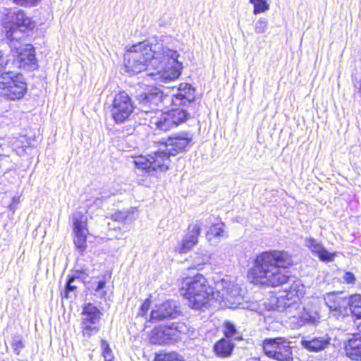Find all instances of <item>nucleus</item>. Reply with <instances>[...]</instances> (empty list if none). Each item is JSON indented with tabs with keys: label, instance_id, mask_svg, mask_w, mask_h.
<instances>
[{
	"label": "nucleus",
	"instance_id": "37998d69",
	"mask_svg": "<svg viewBox=\"0 0 361 361\" xmlns=\"http://www.w3.org/2000/svg\"><path fill=\"white\" fill-rule=\"evenodd\" d=\"M42 0H12L16 5L22 7L31 8L37 6Z\"/></svg>",
	"mask_w": 361,
	"mask_h": 361
},
{
	"label": "nucleus",
	"instance_id": "1a4fd4ad",
	"mask_svg": "<svg viewBox=\"0 0 361 361\" xmlns=\"http://www.w3.org/2000/svg\"><path fill=\"white\" fill-rule=\"evenodd\" d=\"M190 117L188 110L171 106L166 111H161L159 116L153 118L151 123L155 125L157 130L166 132L186 123Z\"/></svg>",
	"mask_w": 361,
	"mask_h": 361
},
{
	"label": "nucleus",
	"instance_id": "f8f14e48",
	"mask_svg": "<svg viewBox=\"0 0 361 361\" xmlns=\"http://www.w3.org/2000/svg\"><path fill=\"white\" fill-rule=\"evenodd\" d=\"M102 309L91 302L82 304L80 328L83 336L90 338L100 331L99 324L103 315Z\"/></svg>",
	"mask_w": 361,
	"mask_h": 361
},
{
	"label": "nucleus",
	"instance_id": "3c124183",
	"mask_svg": "<svg viewBox=\"0 0 361 361\" xmlns=\"http://www.w3.org/2000/svg\"><path fill=\"white\" fill-rule=\"evenodd\" d=\"M158 24H159V27H165L167 24V22H166V19H164V18H160L158 20Z\"/></svg>",
	"mask_w": 361,
	"mask_h": 361
},
{
	"label": "nucleus",
	"instance_id": "412c9836",
	"mask_svg": "<svg viewBox=\"0 0 361 361\" xmlns=\"http://www.w3.org/2000/svg\"><path fill=\"white\" fill-rule=\"evenodd\" d=\"M229 237L226 223L218 216L207 228L205 238L211 246L216 247L219 244Z\"/></svg>",
	"mask_w": 361,
	"mask_h": 361
},
{
	"label": "nucleus",
	"instance_id": "c85d7f7f",
	"mask_svg": "<svg viewBox=\"0 0 361 361\" xmlns=\"http://www.w3.org/2000/svg\"><path fill=\"white\" fill-rule=\"evenodd\" d=\"M137 212V209L135 207H130L127 209H117L110 214V219L123 224H130L136 219Z\"/></svg>",
	"mask_w": 361,
	"mask_h": 361
},
{
	"label": "nucleus",
	"instance_id": "a211bd4d",
	"mask_svg": "<svg viewBox=\"0 0 361 361\" xmlns=\"http://www.w3.org/2000/svg\"><path fill=\"white\" fill-rule=\"evenodd\" d=\"M321 315L315 307L307 305L302 307L297 316L293 317L291 324L294 329L303 326H316L320 323Z\"/></svg>",
	"mask_w": 361,
	"mask_h": 361
},
{
	"label": "nucleus",
	"instance_id": "4be33fe9",
	"mask_svg": "<svg viewBox=\"0 0 361 361\" xmlns=\"http://www.w3.org/2000/svg\"><path fill=\"white\" fill-rule=\"evenodd\" d=\"M264 305L267 311L279 312H290L292 310L298 308L295 300H290L282 292H279L276 296L271 297L270 299L264 302Z\"/></svg>",
	"mask_w": 361,
	"mask_h": 361
},
{
	"label": "nucleus",
	"instance_id": "9d476101",
	"mask_svg": "<svg viewBox=\"0 0 361 361\" xmlns=\"http://www.w3.org/2000/svg\"><path fill=\"white\" fill-rule=\"evenodd\" d=\"M72 236L75 250L84 256L87 248V238L91 234L88 229L87 217L81 211H76L71 216Z\"/></svg>",
	"mask_w": 361,
	"mask_h": 361
},
{
	"label": "nucleus",
	"instance_id": "b1692460",
	"mask_svg": "<svg viewBox=\"0 0 361 361\" xmlns=\"http://www.w3.org/2000/svg\"><path fill=\"white\" fill-rule=\"evenodd\" d=\"M99 276H92L87 283H85V288L87 292L91 295L100 298L106 299L107 290L105 289L106 287V276L103 275L101 279Z\"/></svg>",
	"mask_w": 361,
	"mask_h": 361
},
{
	"label": "nucleus",
	"instance_id": "49530a36",
	"mask_svg": "<svg viewBox=\"0 0 361 361\" xmlns=\"http://www.w3.org/2000/svg\"><path fill=\"white\" fill-rule=\"evenodd\" d=\"M99 197H101V198H102L103 200H104L105 201L109 199L111 195H114V193L113 192H111L110 190L106 188H102L100 192H99Z\"/></svg>",
	"mask_w": 361,
	"mask_h": 361
},
{
	"label": "nucleus",
	"instance_id": "09e8293b",
	"mask_svg": "<svg viewBox=\"0 0 361 361\" xmlns=\"http://www.w3.org/2000/svg\"><path fill=\"white\" fill-rule=\"evenodd\" d=\"M353 322L356 326V329L357 330V333H360L361 334V317L354 319Z\"/></svg>",
	"mask_w": 361,
	"mask_h": 361
},
{
	"label": "nucleus",
	"instance_id": "4c0bfd02",
	"mask_svg": "<svg viewBox=\"0 0 361 361\" xmlns=\"http://www.w3.org/2000/svg\"><path fill=\"white\" fill-rule=\"evenodd\" d=\"M78 287L74 283L65 281L64 288L61 291V297L63 298L68 299L71 298V294L77 292Z\"/></svg>",
	"mask_w": 361,
	"mask_h": 361
},
{
	"label": "nucleus",
	"instance_id": "c03bdc74",
	"mask_svg": "<svg viewBox=\"0 0 361 361\" xmlns=\"http://www.w3.org/2000/svg\"><path fill=\"white\" fill-rule=\"evenodd\" d=\"M105 200L101 198V197H97L94 198L92 201L91 199L87 200V207L88 209H90L91 208L94 207L95 209H100L102 207L104 202Z\"/></svg>",
	"mask_w": 361,
	"mask_h": 361
},
{
	"label": "nucleus",
	"instance_id": "a19ab883",
	"mask_svg": "<svg viewBox=\"0 0 361 361\" xmlns=\"http://www.w3.org/2000/svg\"><path fill=\"white\" fill-rule=\"evenodd\" d=\"M348 307L345 304L341 305L340 303L334 302V304L330 307L331 312H335V315H345L348 314Z\"/></svg>",
	"mask_w": 361,
	"mask_h": 361
},
{
	"label": "nucleus",
	"instance_id": "f3484780",
	"mask_svg": "<svg viewBox=\"0 0 361 361\" xmlns=\"http://www.w3.org/2000/svg\"><path fill=\"white\" fill-rule=\"evenodd\" d=\"M331 341L328 334L322 332L302 336L300 343L302 348L309 353H319L327 349Z\"/></svg>",
	"mask_w": 361,
	"mask_h": 361
},
{
	"label": "nucleus",
	"instance_id": "bb28decb",
	"mask_svg": "<svg viewBox=\"0 0 361 361\" xmlns=\"http://www.w3.org/2000/svg\"><path fill=\"white\" fill-rule=\"evenodd\" d=\"M292 348L290 343L287 339L281 338V341H279L277 345V350L274 352L271 358L279 361H293Z\"/></svg>",
	"mask_w": 361,
	"mask_h": 361
},
{
	"label": "nucleus",
	"instance_id": "2f4dec72",
	"mask_svg": "<svg viewBox=\"0 0 361 361\" xmlns=\"http://www.w3.org/2000/svg\"><path fill=\"white\" fill-rule=\"evenodd\" d=\"M77 276L80 278V282L85 285L89 280L87 278L90 276V273L94 270L91 269V266L85 263L83 259H77L76 262L73 267L71 269Z\"/></svg>",
	"mask_w": 361,
	"mask_h": 361
},
{
	"label": "nucleus",
	"instance_id": "7ed1b4c3",
	"mask_svg": "<svg viewBox=\"0 0 361 361\" xmlns=\"http://www.w3.org/2000/svg\"><path fill=\"white\" fill-rule=\"evenodd\" d=\"M181 295L189 302V307L195 310H202L210 305L215 298V288L208 284L202 274L185 277L180 289Z\"/></svg>",
	"mask_w": 361,
	"mask_h": 361
},
{
	"label": "nucleus",
	"instance_id": "6ab92c4d",
	"mask_svg": "<svg viewBox=\"0 0 361 361\" xmlns=\"http://www.w3.org/2000/svg\"><path fill=\"white\" fill-rule=\"evenodd\" d=\"M304 246L314 257L324 264L333 262L337 257V252H330L321 240L312 236L305 238Z\"/></svg>",
	"mask_w": 361,
	"mask_h": 361
},
{
	"label": "nucleus",
	"instance_id": "0eeeda50",
	"mask_svg": "<svg viewBox=\"0 0 361 361\" xmlns=\"http://www.w3.org/2000/svg\"><path fill=\"white\" fill-rule=\"evenodd\" d=\"M9 47L13 57L12 63L18 69L32 72L39 68L36 49L32 44H23L20 40H4Z\"/></svg>",
	"mask_w": 361,
	"mask_h": 361
},
{
	"label": "nucleus",
	"instance_id": "f03ea898",
	"mask_svg": "<svg viewBox=\"0 0 361 361\" xmlns=\"http://www.w3.org/2000/svg\"><path fill=\"white\" fill-rule=\"evenodd\" d=\"M293 255L286 250L269 249L257 253L247 272L248 281L261 286H282V293L300 306L305 286L299 279L288 274L293 266Z\"/></svg>",
	"mask_w": 361,
	"mask_h": 361
},
{
	"label": "nucleus",
	"instance_id": "2eb2a0df",
	"mask_svg": "<svg viewBox=\"0 0 361 361\" xmlns=\"http://www.w3.org/2000/svg\"><path fill=\"white\" fill-rule=\"evenodd\" d=\"M179 302L173 299L166 300L161 304H156L151 310L147 321L151 323L172 320L182 316Z\"/></svg>",
	"mask_w": 361,
	"mask_h": 361
},
{
	"label": "nucleus",
	"instance_id": "20e7f679",
	"mask_svg": "<svg viewBox=\"0 0 361 361\" xmlns=\"http://www.w3.org/2000/svg\"><path fill=\"white\" fill-rule=\"evenodd\" d=\"M1 26L4 28V40H20L22 35L33 34L37 22L32 17L27 16L23 9L8 10L2 15Z\"/></svg>",
	"mask_w": 361,
	"mask_h": 361
},
{
	"label": "nucleus",
	"instance_id": "603ef678",
	"mask_svg": "<svg viewBox=\"0 0 361 361\" xmlns=\"http://www.w3.org/2000/svg\"><path fill=\"white\" fill-rule=\"evenodd\" d=\"M355 87L357 89V94L361 97V78L357 82V86H355Z\"/></svg>",
	"mask_w": 361,
	"mask_h": 361
},
{
	"label": "nucleus",
	"instance_id": "c9c22d12",
	"mask_svg": "<svg viewBox=\"0 0 361 361\" xmlns=\"http://www.w3.org/2000/svg\"><path fill=\"white\" fill-rule=\"evenodd\" d=\"M11 345L13 350L14 354L18 355L23 348L25 347L23 336L18 333L12 336Z\"/></svg>",
	"mask_w": 361,
	"mask_h": 361
},
{
	"label": "nucleus",
	"instance_id": "f704fd0d",
	"mask_svg": "<svg viewBox=\"0 0 361 361\" xmlns=\"http://www.w3.org/2000/svg\"><path fill=\"white\" fill-rule=\"evenodd\" d=\"M248 2L253 6L254 15L266 13L270 9V4L267 0H248Z\"/></svg>",
	"mask_w": 361,
	"mask_h": 361
},
{
	"label": "nucleus",
	"instance_id": "473e14b6",
	"mask_svg": "<svg viewBox=\"0 0 361 361\" xmlns=\"http://www.w3.org/2000/svg\"><path fill=\"white\" fill-rule=\"evenodd\" d=\"M153 361H185L183 355L176 351H170L162 350L156 353Z\"/></svg>",
	"mask_w": 361,
	"mask_h": 361
},
{
	"label": "nucleus",
	"instance_id": "f257e3e1",
	"mask_svg": "<svg viewBox=\"0 0 361 361\" xmlns=\"http://www.w3.org/2000/svg\"><path fill=\"white\" fill-rule=\"evenodd\" d=\"M171 43V35H161L126 46L124 71L132 76L150 66L169 80L178 79L182 74L183 65L178 60L180 54L178 51L169 47Z\"/></svg>",
	"mask_w": 361,
	"mask_h": 361
},
{
	"label": "nucleus",
	"instance_id": "ea45409f",
	"mask_svg": "<svg viewBox=\"0 0 361 361\" xmlns=\"http://www.w3.org/2000/svg\"><path fill=\"white\" fill-rule=\"evenodd\" d=\"M268 19L260 17L255 23V32L257 34H264L268 30Z\"/></svg>",
	"mask_w": 361,
	"mask_h": 361
},
{
	"label": "nucleus",
	"instance_id": "864d4df0",
	"mask_svg": "<svg viewBox=\"0 0 361 361\" xmlns=\"http://www.w3.org/2000/svg\"><path fill=\"white\" fill-rule=\"evenodd\" d=\"M30 142L27 141V145H24L23 147H30Z\"/></svg>",
	"mask_w": 361,
	"mask_h": 361
},
{
	"label": "nucleus",
	"instance_id": "72a5a7b5",
	"mask_svg": "<svg viewBox=\"0 0 361 361\" xmlns=\"http://www.w3.org/2000/svg\"><path fill=\"white\" fill-rule=\"evenodd\" d=\"M281 337L267 338L263 340L262 347L264 353L269 357L271 358L274 352L277 350V345Z\"/></svg>",
	"mask_w": 361,
	"mask_h": 361
},
{
	"label": "nucleus",
	"instance_id": "7c9ffc66",
	"mask_svg": "<svg viewBox=\"0 0 361 361\" xmlns=\"http://www.w3.org/2000/svg\"><path fill=\"white\" fill-rule=\"evenodd\" d=\"M343 303L348 307L353 319L361 317V294L353 293L343 298Z\"/></svg>",
	"mask_w": 361,
	"mask_h": 361
},
{
	"label": "nucleus",
	"instance_id": "a878e982",
	"mask_svg": "<svg viewBox=\"0 0 361 361\" xmlns=\"http://www.w3.org/2000/svg\"><path fill=\"white\" fill-rule=\"evenodd\" d=\"M235 348V343L233 341L221 338L214 344L213 352L216 357L227 359L233 355Z\"/></svg>",
	"mask_w": 361,
	"mask_h": 361
},
{
	"label": "nucleus",
	"instance_id": "ddd939ff",
	"mask_svg": "<svg viewBox=\"0 0 361 361\" xmlns=\"http://www.w3.org/2000/svg\"><path fill=\"white\" fill-rule=\"evenodd\" d=\"M135 109L132 98L124 91L116 93L111 104V118L115 124H122L129 119Z\"/></svg>",
	"mask_w": 361,
	"mask_h": 361
},
{
	"label": "nucleus",
	"instance_id": "39448f33",
	"mask_svg": "<svg viewBox=\"0 0 361 361\" xmlns=\"http://www.w3.org/2000/svg\"><path fill=\"white\" fill-rule=\"evenodd\" d=\"M28 92L26 77L19 71H7L0 74V97L7 102H18Z\"/></svg>",
	"mask_w": 361,
	"mask_h": 361
},
{
	"label": "nucleus",
	"instance_id": "79ce46f5",
	"mask_svg": "<svg viewBox=\"0 0 361 361\" xmlns=\"http://www.w3.org/2000/svg\"><path fill=\"white\" fill-rule=\"evenodd\" d=\"M341 282L348 285H355L357 278L355 274L350 271L343 270Z\"/></svg>",
	"mask_w": 361,
	"mask_h": 361
},
{
	"label": "nucleus",
	"instance_id": "a18cd8bd",
	"mask_svg": "<svg viewBox=\"0 0 361 361\" xmlns=\"http://www.w3.org/2000/svg\"><path fill=\"white\" fill-rule=\"evenodd\" d=\"M20 202L19 197L14 196L11 198L8 205V209L10 212H12L13 214L15 213L16 210L17 209V207Z\"/></svg>",
	"mask_w": 361,
	"mask_h": 361
},
{
	"label": "nucleus",
	"instance_id": "dca6fc26",
	"mask_svg": "<svg viewBox=\"0 0 361 361\" xmlns=\"http://www.w3.org/2000/svg\"><path fill=\"white\" fill-rule=\"evenodd\" d=\"M168 95L155 85H148L145 89L137 91L136 100L143 107L156 109L158 105L166 99Z\"/></svg>",
	"mask_w": 361,
	"mask_h": 361
},
{
	"label": "nucleus",
	"instance_id": "aec40b11",
	"mask_svg": "<svg viewBox=\"0 0 361 361\" xmlns=\"http://www.w3.org/2000/svg\"><path fill=\"white\" fill-rule=\"evenodd\" d=\"M202 233V223L197 221L195 224H189L188 233L183 237L181 241L175 247V251L180 255L191 251L199 243Z\"/></svg>",
	"mask_w": 361,
	"mask_h": 361
},
{
	"label": "nucleus",
	"instance_id": "6e6552de",
	"mask_svg": "<svg viewBox=\"0 0 361 361\" xmlns=\"http://www.w3.org/2000/svg\"><path fill=\"white\" fill-rule=\"evenodd\" d=\"M171 157L165 149L159 148L152 155L142 157L136 160L135 166L149 176L157 177L159 172L164 173L169 170Z\"/></svg>",
	"mask_w": 361,
	"mask_h": 361
},
{
	"label": "nucleus",
	"instance_id": "8fccbe9b",
	"mask_svg": "<svg viewBox=\"0 0 361 361\" xmlns=\"http://www.w3.org/2000/svg\"><path fill=\"white\" fill-rule=\"evenodd\" d=\"M4 52L0 50V74H1V71L5 68V66L4 65Z\"/></svg>",
	"mask_w": 361,
	"mask_h": 361
},
{
	"label": "nucleus",
	"instance_id": "e433bc0d",
	"mask_svg": "<svg viewBox=\"0 0 361 361\" xmlns=\"http://www.w3.org/2000/svg\"><path fill=\"white\" fill-rule=\"evenodd\" d=\"M101 355L104 357V361H114V355L109 345V342L102 338L100 340Z\"/></svg>",
	"mask_w": 361,
	"mask_h": 361
},
{
	"label": "nucleus",
	"instance_id": "4468645a",
	"mask_svg": "<svg viewBox=\"0 0 361 361\" xmlns=\"http://www.w3.org/2000/svg\"><path fill=\"white\" fill-rule=\"evenodd\" d=\"M173 93L170 96V106L187 108L193 105L197 100V88L190 82H180L171 88Z\"/></svg>",
	"mask_w": 361,
	"mask_h": 361
},
{
	"label": "nucleus",
	"instance_id": "58836bf2",
	"mask_svg": "<svg viewBox=\"0 0 361 361\" xmlns=\"http://www.w3.org/2000/svg\"><path fill=\"white\" fill-rule=\"evenodd\" d=\"M152 305V295H149L148 297L142 301L139 307L137 315L144 318H147V312Z\"/></svg>",
	"mask_w": 361,
	"mask_h": 361
},
{
	"label": "nucleus",
	"instance_id": "5fc2aeb1",
	"mask_svg": "<svg viewBox=\"0 0 361 361\" xmlns=\"http://www.w3.org/2000/svg\"><path fill=\"white\" fill-rule=\"evenodd\" d=\"M0 361H9V360H5V359H3V360H0Z\"/></svg>",
	"mask_w": 361,
	"mask_h": 361
},
{
	"label": "nucleus",
	"instance_id": "393cba45",
	"mask_svg": "<svg viewBox=\"0 0 361 361\" xmlns=\"http://www.w3.org/2000/svg\"><path fill=\"white\" fill-rule=\"evenodd\" d=\"M168 331L162 334L163 345H171L178 343L181 341L180 334L183 332L182 329H187V326L184 323H172L168 326Z\"/></svg>",
	"mask_w": 361,
	"mask_h": 361
},
{
	"label": "nucleus",
	"instance_id": "de8ad7c7",
	"mask_svg": "<svg viewBox=\"0 0 361 361\" xmlns=\"http://www.w3.org/2000/svg\"><path fill=\"white\" fill-rule=\"evenodd\" d=\"M66 280H68V281H71L73 283H75L76 281H80V278L77 276V274L73 271L72 269H71L66 276Z\"/></svg>",
	"mask_w": 361,
	"mask_h": 361
},
{
	"label": "nucleus",
	"instance_id": "cd10ccee",
	"mask_svg": "<svg viewBox=\"0 0 361 361\" xmlns=\"http://www.w3.org/2000/svg\"><path fill=\"white\" fill-rule=\"evenodd\" d=\"M222 333L224 335L222 338L233 341L234 343L243 340V334L240 327H238L232 321L225 320L223 322Z\"/></svg>",
	"mask_w": 361,
	"mask_h": 361
},
{
	"label": "nucleus",
	"instance_id": "9b49d317",
	"mask_svg": "<svg viewBox=\"0 0 361 361\" xmlns=\"http://www.w3.org/2000/svg\"><path fill=\"white\" fill-rule=\"evenodd\" d=\"M158 144L164 147L169 155L175 157L190 150L193 145V134L188 130L173 133L166 137L161 138Z\"/></svg>",
	"mask_w": 361,
	"mask_h": 361
},
{
	"label": "nucleus",
	"instance_id": "423d86ee",
	"mask_svg": "<svg viewBox=\"0 0 361 361\" xmlns=\"http://www.w3.org/2000/svg\"><path fill=\"white\" fill-rule=\"evenodd\" d=\"M215 288L214 301L223 300L231 309H245L243 290L230 279L216 275L212 277Z\"/></svg>",
	"mask_w": 361,
	"mask_h": 361
},
{
	"label": "nucleus",
	"instance_id": "5701e85b",
	"mask_svg": "<svg viewBox=\"0 0 361 361\" xmlns=\"http://www.w3.org/2000/svg\"><path fill=\"white\" fill-rule=\"evenodd\" d=\"M343 350L347 357L354 361H361V334L355 333L343 341Z\"/></svg>",
	"mask_w": 361,
	"mask_h": 361
},
{
	"label": "nucleus",
	"instance_id": "c756f323",
	"mask_svg": "<svg viewBox=\"0 0 361 361\" xmlns=\"http://www.w3.org/2000/svg\"><path fill=\"white\" fill-rule=\"evenodd\" d=\"M191 269L202 271L205 266H210L211 254L209 251L198 249L192 256Z\"/></svg>",
	"mask_w": 361,
	"mask_h": 361
}]
</instances>
